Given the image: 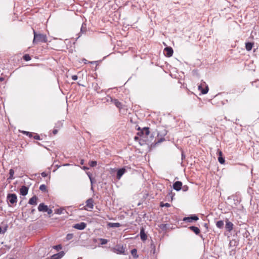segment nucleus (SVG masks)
I'll return each instance as SVG.
<instances>
[{
	"mask_svg": "<svg viewBox=\"0 0 259 259\" xmlns=\"http://www.w3.org/2000/svg\"><path fill=\"white\" fill-rule=\"evenodd\" d=\"M34 38L33 40V44H37L38 42H47L48 41L46 35L41 33H37L33 29Z\"/></svg>",
	"mask_w": 259,
	"mask_h": 259,
	"instance_id": "nucleus-1",
	"label": "nucleus"
},
{
	"mask_svg": "<svg viewBox=\"0 0 259 259\" xmlns=\"http://www.w3.org/2000/svg\"><path fill=\"white\" fill-rule=\"evenodd\" d=\"M137 130L139 131V132L137 133V135L140 137H146L148 136L150 133L149 128L148 127H145L142 129H141L140 127H138Z\"/></svg>",
	"mask_w": 259,
	"mask_h": 259,
	"instance_id": "nucleus-2",
	"label": "nucleus"
},
{
	"mask_svg": "<svg viewBox=\"0 0 259 259\" xmlns=\"http://www.w3.org/2000/svg\"><path fill=\"white\" fill-rule=\"evenodd\" d=\"M198 89L202 94H206L208 91V87L205 82L202 81L198 85Z\"/></svg>",
	"mask_w": 259,
	"mask_h": 259,
	"instance_id": "nucleus-3",
	"label": "nucleus"
},
{
	"mask_svg": "<svg viewBox=\"0 0 259 259\" xmlns=\"http://www.w3.org/2000/svg\"><path fill=\"white\" fill-rule=\"evenodd\" d=\"M112 250L114 252L116 253L117 254H125V248L123 245H117L113 248Z\"/></svg>",
	"mask_w": 259,
	"mask_h": 259,
	"instance_id": "nucleus-4",
	"label": "nucleus"
},
{
	"mask_svg": "<svg viewBox=\"0 0 259 259\" xmlns=\"http://www.w3.org/2000/svg\"><path fill=\"white\" fill-rule=\"evenodd\" d=\"M167 134V132L166 131L164 130L163 131H162L161 134H160L159 133H158L157 134V136L159 137V136H163V137H161L160 138H158L157 139V140H155V143H154V145H157L160 143H161L162 142L165 141V138H164V136L165 135H166Z\"/></svg>",
	"mask_w": 259,
	"mask_h": 259,
	"instance_id": "nucleus-5",
	"label": "nucleus"
},
{
	"mask_svg": "<svg viewBox=\"0 0 259 259\" xmlns=\"http://www.w3.org/2000/svg\"><path fill=\"white\" fill-rule=\"evenodd\" d=\"M86 205L84 206V209L87 210H91L94 208V200L92 198H89L85 201Z\"/></svg>",
	"mask_w": 259,
	"mask_h": 259,
	"instance_id": "nucleus-6",
	"label": "nucleus"
},
{
	"mask_svg": "<svg viewBox=\"0 0 259 259\" xmlns=\"http://www.w3.org/2000/svg\"><path fill=\"white\" fill-rule=\"evenodd\" d=\"M198 220V217L196 214H193L189 217L184 218L183 221L185 222L192 223L193 221H197Z\"/></svg>",
	"mask_w": 259,
	"mask_h": 259,
	"instance_id": "nucleus-7",
	"label": "nucleus"
},
{
	"mask_svg": "<svg viewBox=\"0 0 259 259\" xmlns=\"http://www.w3.org/2000/svg\"><path fill=\"white\" fill-rule=\"evenodd\" d=\"M7 200L12 204L17 202V197L15 194H9L7 195Z\"/></svg>",
	"mask_w": 259,
	"mask_h": 259,
	"instance_id": "nucleus-8",
	"label": "nucleus"
},
{
	"mask_svg": "<svg viewBox=\"0 0 259 259\" xmlns=\"http://www.w3.org/2000/svg\"><path fill=\"white\" fill-rule=\"evenodd\" d=\"M86 227L87 224L84 222L76 224L73 226L74 228L79 230H82L84 229Z\"/></svg>",
	"mask_w": 259,
	"mask_h": 259,
	"instance_id": "nucleus-9",
	"label": "nucleus"
},
{
	"mask_svg": "<svg viewBox=\"0 0 259 259\" xmlns=\"http://www.w3.org/2000/svg\"><path fill=\"white\" fill-rule=\"evenodd\" d=\"M189 229L191 231H193L196 235H199L201 238L204 239L202 235L201 234H200V229L197 227H195V226H190L189 227Z\"/></svg>",
	"mask_w": 259,
	"mask_h": 259,
	"instance_id": "nucleus-10",
	"label": "nucleus"
},
{
	"mask_svg": "<svg viewBox=\"0 0 259 259\" xmlns=\"http://www.w3.org/2000/svg\"><path fill=\"white\" fill-rule=\"evenodd\" d=\"M174 51L173 49L171 47H166L164 49V53L165 55L167 57H170L172 56Z\"/></svg>",
	"mask_w": 259,
	"mask_h": 259,
	"instance_id": "nucleus-11",
	"label": "nucleus"
},
{
	"mask_svg": "<svg viewBox=\"0 0 259 259\" xmlns=\"http://www.w3.org/2000/svg\"><path fill=\"white\" fill-rule=\"evenodd\" d=\"M126 172V170L124 167H122L121 168L118 169L117 171L116 178L118 180H120L121 177L123 176V175Z\"/></svg>",
	"mask_w": 259,
	"mask_h": 259,
	"instance_id": "nucleus-12",
	"label": "nucleus"
},
{
	"mask_svg": "<svg viewBox=\"0 0 259 259\" xmlns=\"http://www.w3.org/2000/svg\"><path fill=\"white\" fill-rule=\"evenodd\" d=\"M182 183L181 181H177L173 184L172 187L175 190L179 191L182 188Z\"/></svg>",
	"mask_w": 259,
	"mask_h": 259,
	"instance_id": "nucleus-13",
	"label": "nucleus"
},
{
	"mask_svg": "<svg viewBox=\"0 0 259 259\" xmlns=\"http://www.w3.org/2000/svg\"><path fill=\"white\" fill-rule=\"evenodd\" d=\"M233 224L230 222L228 219H226V225H225V228L226 230L228 232H230L232 231L233 229Z\"/></svg>",
	"mask_w": 259,
	"mask_h": 259,
	"instance_id": "nucleus-14",
	"label": "nucleus"
},
{
	"mask_svg": "<svg viewBox=\"0 0 259 259\" xmlns=\"http://www.w3.org/2000/svg\"><path fill=\"white\" fill-rule=\"evenodd\" d=\"M110 101L112 102L117 108L121 109L122 108V104L117 99H113L111 97H109Z\"/></svg>",
	"mask_w": 259,
	"mask_h": 259,
	"instance_id": "nucleus-15",
	"label": "nucleus"
},
{
	"mask_svg": "<svg viewBox=\"0 0 259 259\" xmlns=\"http://www.w3.org/2000/svg\"><path fill=\"white\" fill-rule=\"evenodd\" d=\"M64 252L62 251L52 255L50 259H60L64 255Z\"/></svg>",
	"mask_w": 259,
	"mask_h": 259,
	"instance_id": "nucleus-16",
	"label": "nucleus"
},
{
	"mask_svg": "<svg viewBox=\"0 0 259 259\" xmlns=\"http://www.w3.org/2000/svg\"><path fill=\"white\" fill-rule=\"evenodd\" d=\"M140 237L142 241H145L147 239V236L145 232V230L143 227L140 229Z\"/></svg>",
	"mask_w": 259,
	"mask_h": 259,
	"instance_id": "nucleus-17",
	"label": "nucleus"
},
{
	"mask_svg": "<svg viewBox=\"0 0 259 259\" xmlns=\"http://www.w3.org/2000/svg\"><path fill=\"white\" fill-rule=\"evenodd\" d=\"M20 194L23 196H25L27 194L28 192V188L25 186H22L20 189Z\"/></svg>",
	"mask_w": 259,
	"mask_h": 259,
	"instance_id": "nucleus-18",
	"label": "nucleus"
},
{
	"mask_svg": "<svg viewBox=\"0 0 259 259\" xmlns=\"http://www.w3.org/2000/svg\"><path fill=\"white\" fill-rule=\"evenodd\" d=\"M37 197L36 195H34L29 199L28 203L31 205H36L37 204Z\"/></svg>",
	"mask_w": 259,
	"mask_h": 259,
	"instance_id": "nucleus-19",
	"label": "nucleus"
},
{
	"mask_svg": "<svg viewBox=\"0 0 259 259\" xmlns=\"http://www.w3.org/2000/svg\"><path fill=\"white\" fill-rule=\"evenodd\" d=\"M48 207L47 205H46L44 203H42L39 204V205H38V210L39 211L45 212V211H46Z\"/></svg>",
	"mask_w": 259,
	"mask_h": 259,
	"instance_id": "nucleus-20",
	"label": "nucleus"
},
{
	"mask_svg": "<svg viewBox=\"0 0 259 259\" xmlns=\"http://www.w3.org/2000/svg\"><path fill=\"white\" fill-rule=\"evenodd\" d=\"M175 195V193L172 192V190H171L166 196V198L168 201L170 200L171 201L173 200Z\"/></svg>",
	"mask_w": 259,
	"mask_h": 259,
	"instance_id": "nucleus-21",
	"label": "nucleus"
},
{
	"mask_svg": "<svg viewBox=\"0 0 259 259\" xmlns=\"http://www.w3.org/2000/svg\"><path fill=\"white\" fill-rule=\"evenodd\" d=\"M218 152L219 153V157H218V161L221 164H223L225 163V158L222 156V152L221 151L219 150Z\"/></svg>",
	"mask_w": 259,
	"mask_h": 259,
	"instance_id": "nucleus-22",
	"label": "nucleus"
},
{
	"mask_svg": "<svg viewBox=\"0 0 259 259\" xmlns=\"http://www.w3.org/2000/svg\"><path fill=\"white\" fill-rule=\"evenodd\" d=\"M254 44L251 42H247L245 43V48L247 51H249L251 50Z\"/></svg>",
	"mask_w": 259,
	"mask_h": 259,
	"instance_id": "nucleus-23",
	"label": "nucleus"
},
{
	"mask_svg": "<svg viewBox=\"0 0 259 259\" xmlns=\"http://www.w3.org/2000/svg\"><path fill=\"white\" fill-rule=\"evenodd\" d=\"M107 225L111 228H117L121 226V224L119 223H109Z\"/></svg>",
	"mask_w": 259,
	"mask_h": 259,
	"instance_id": "nucleus-24",
	"label": "nucleus"
},
{
	"mask_svg": "<svg viewBox=\"0 0 259 259\" xmlns=\"http://www.w3.org/2000/svg\"><path fill=\"white\" fill-rule=\"evenodd\" d=\"M92 86H93L94 90L96 92H97L98 93H100V87L97 83H93Z\"/></svg>",
	"mask_w": 259,
	"mask_h": 259,
	"instance_id": "nucleus-25",
	"label": "nucleus"
},
{
	"mask_svg": "<svg viewBox=\"0 0 259 259\" xmlns=\"http://www.w3.org/2000/svg\"><path fill=\"white\" fill-rule=\"evenodd\" d=\"M224 223L222 220L218 221L216 223V226L219 229H222L224 227Z\"/></svg>",
	"mask_w": 259,
	"mask_h": 259,
	"instance_id": "nucleus-26",
	"label": "nucleus"
},
{
	"mask_svg": "<svg viewBox=\"0 0 259 259\" xmlns=\"http://www.w3.org/2000/svg\"><path fill=\"white\" fill-rule=\"evenodd\" d=\"M14 171L13 169H10L9 170V177L8 178V180H13L14 179Z\"/></svg>",
	"mask_w": 259,
	"mask_h": 259,
	"instance_id": "nucleus-27",
	"label": "nucleus"
},
{
	"mask_svg": "<svg viewBox=\"0 0 259 259\" xmlns=\"http://www.w3.org/2000/svg\"><path fill=\"white\" fill-rule=\"evenodd\" d=\"M131 253L135 258H138L139 255L137 254V250L136 248H134L132 250Z\"/></svg>",
	"mask_w": 259,
	"mask_h": 259,
	"instance_id": "nucleus-28",
	"label": "nucleus"
},
{
	"mask_svg": "<svg viewBox=\"0 0 259 259\" xmlns=\"http://www.w3.org/2000/svg\"><path fill=\"white\" fill-rule=\"evenodd\" d=\"M159 227L162 230L166 231L168 229V225L167 224H161Z\"/></svg>",
	"mask_w": 259,
	"mask_h": 259,
	"instance_id": "nucleus-29",
	"label": "nucleus"
},
{
	"mask_svg": "<svg viewBox=\"0 0 259 259\" xmlns=\"http://www.w3.org/2000/svg\"><path fill=\"white\" fill-rule=\"evenodd\" d=\"M8 225H6L5 226V227L4 228V229H3L1 227H0V234H4L5 233V232L7 231V229H8Z\"/></svg>",
	"mask_w": 259,
	"mask_h": 259,
	"instance_id": "nucleus-30",
	"label": "nucleus"
},
{
	"mask_svg": "<svg viewBox=\"0 0 259 259\" xmlns=\"http://www.w3.org/2000/svg\"><path fill=\"white\" fill-rule=\"evenodd\" d=\"M39 189L41 191L45 192L47 190V187L45 184H42L39 186Z\"/></svg>",
	"mask_w": 259,
	"mask_h": 259,
	"instance_id": "nucleus-31",
	"label": "nucleus"
},
{
	"mask_svg": "<svg viewBox=\"0 0 259 259\" xmlns=\"http://www.w3.org/2000/svg\"><path fill=\"white\" fill-rule=\"evenodd\" d=\"M23 59L26 61H28L31 60V57L28 54H25L23 57Z\"/></svg>",
	"mask_w": 259,
	"mask_h": 259,
	"instance_id": "nucleus-32",
	"label": "nucleus"
},
{
	"mask_svg": "<svg viewBox=\"0 0 259 259\" xmlns=\"http://www.w3.org/2000/svg\"><path fill=\"white\" fill-rule=\"evenodd\" d=\"M99 240L100 241L101 244L102 245L106 244L108 242V240L106 239L100 238Z\"/></svg>",
	"mask_w": 259,
	"mask_h": 259,
	"instance_id": "nucleus-33",
	"label": "nucleus"
},
{
	"mask_svg": "<svg viewBox=\"0 0 259 259\" xmlns=\"http://www.w3.org/2000/svg\"><path fill=\"white\" fill-rule=\"evenodd\" d=\"M22 133L28 136L30 138H31L32 137V135H33L32 133H31L29 132H27V131H23Z\"/></svg>",
	"mask_w": 259,
	"mask_h": 259,
	"instance_id": "nucleus-34",
	"label": "nucleus"
},
{
	"mask_svg": "<svg viewBox=\"0 0 259 259\" xmlns=\"http://www.w3.org/2000/svg\"><path fill=\"white\" fill-rule=\"evenodd\" d=\"M160 207H169L170 206V204L168 203H164L163 202H161L160 204Z\"/></svg>",
	"mask_w": 259,
	"mask_h": 259,
	"instance_id": "nucleus-35",
	"label": "nucleus"
},
{
	"mask_svg": "<svg viewBox=\"0 0 259 259\" xmlns=\"http://www.w3.org/2000/svg\"><path fill=\"white\" fill-rule=\"evenodd\" d=\"M73 237V234L71 233H69L66 235V239L67 240H70L72 239Z\"/></svg>",
	"mask_w": 259,
	"mask_h": 259,
	"instance_id": "nucleus-36",
	"label": "nucleus"
},
{
	"mask_svg": "<svg viewBox=\"0 0 259 259\" xmlns=\"http://www.w3.org/2000/svg\"><path fill=\"white\" fill-rule=\"evenodd\" d=\"M97 164V161H90V162H89V164H90V166H91V167H94V166H96Z\"/></svg>",
	"mask_w": 259,
	"mask_h": 259,
	"instance_id": "nucleus-37",
	"label": "nucleus"
},
{
	"mask_svg": "<svg viewBox=\"0 0 259 259\" xmlns=\"http://www.w3.org/2000/svg\"><path fill=\"white\" fill-rule=\"evenodd\" d=\"M63 211H64V209H63V208L57 209L56 210V213L57 214H61L63 213Z\"/></svg>",
	"mask_w": 259,
	"mask_h": 259,
	"instance_id": "nucleus-38",
	"label": "nucleus"
},
{
	"mask_svg": "<svg viewBox=\"0 0 259 259\" xmlns=\"http://www.w3.org/2000/svg\"><path fill=\"white\" fill-rule=\"evenodd\" d=\"M53 248L54 249H56L57 250H59L60 249H61L62 248V246H61V245H57L54 246L53 247Z\"/></svg>",
	"mask_w": 259,
	"mask_h": 259,
	"instance_id": "nucleus-39",
	"label": "nucleus"
},
{
	"mask_svg": "<svg viewBox=\"0 0 259 259\" xmlns=\"http://www.w3.org/2000/svg\"><path fill=\"white\" fill-rule=\"evenodd\" d=\"M45 212H47L48 214H51L53 212V211L51 209H50L49 207H48L46 211Z\"/></svg>",
	"mask_w": 259,
	"mask_h": 259,
	"instance_id": "nucleus-40",
	"label": "nucleus"
},
{
	"mask_svg": "<svg viewBox=\"0 0 259 259\" xmlns=\"http://www.w3.org/2000/svg\"><path fill=\"white\" fill-rule=\"evenodd\" d=\"M33 138L35 140H40V137L37 134H35L34 136L33 137Z\"/></svg>",
	"mask_w": 259,
	"mask_h": 259,
	"instance_id": "nucleus-41",
	"label": "nucleus"
},
{
	"mask_svg": "<svg viewBox=\"0 0 259 259\" xmlns=\"http://www.w3.org/2000/svg\"><path fill=\"white\" fill-rule=\"evenodd\" d=\"M182 188L183 189V190L184 191H188L189 188L187 185H185Z\"/></svg>",
	"mask_w": 259,
	"mask_h": 259,
	"instance_id": "nucleus-42",
	"label": "nucleus"
},
{
	"mask_svg": "<svg viewBox=\"0 0 259 259\" xmlns=\"http://www.w3.org/2000/svg\"><path fill=\"white\" fill-rule=\"evenodd\" d=\"M86 31V28H84L83 27V25H82L81 27V29H80V31L82 33L83 32H85Z\"/></svg>",
	"mask_w": 259,
	"mask_h": 259,
	"instance_id": "nucleus-43",
	"label": "nucleus"
},
{
	"mask_svg": "<svg viewBox=\"0 0 259 259\" xmlns=\"http://www.w3.org/2000/svg\"><path fill=\"white\" fill-rule=\"evenodd\" d=\"M71 78L73 80H76L78 78V77L76 75H73L71 76Z\"/></svg>",
	"mask_w": 259,
	"mask_h": 259,
	"instance_id": "nucleus-44",
	"label": "nucleus"
},
{
	"mask_svg": "<svg viewBox=\"0 0 259 259\" xmlns=\"http://www.w3.org/2000/svg\"><path fill=\"white\" fill-rule=\"evenodd\" d=\"M41 175L42 177L45 178L46 177L48 176V174L46 172H42L41 174Z\"/></svg>",
	"mask_w": 259,
	"mask_h": 259,
	"instance_id": "nucleus-45",
	"label": "nucleus"
},
{
	"mask_svg": "<svg viewBox=\"0 0 259 259\" xmlns=\"http://www.w3.org/2000/svg\"><path fill=\"white\" fill-rule=\"evenodd\" d=\"M248 234H249V233L248 232V231H246L244 233H243V236L247 237Z\"/></svg>",
	"mask_w": 259,
	"mask_h": 259,
	"instance_id": "nucleus-46",
	"label": "nucleus"
},
{
	"mask_svg": "<svg viewBox=\"0 0 259 259\" xmlns=\"http://www.w3.org/2000/svg\"><path fill=\"white\" fill-rule=\"evenodd\" d=\"M185 158V155L184 154V152H182V160H184Z\"/></svg>",
	"mask_w": 259,
	"mask_h": 259,
	"instance_id": "nucleus-47",
	"label": "nucleus"
},
{
	"mask_svg": "<svg viewBox=\"0 0 259 259\" xmlns=\"http://www.w3.org/2000/svg\"><path fill=\"white\" fill-rule=\"evenodd\" d=\"M57 132H58L57 130H55V129H54V130L53 131V134H54V135L56 134L57 133Z\"/></svg>",
	"mask_w": 259,
	"mask_h": 259,
	"instance_id": "nucleus-48",
	"label": "nucleus"
},
{
	"mask_svg": "<svg viewBox=\"0 0 259 259\" xmlns=\"http://www.w3.org/2000/svg\"><path fill=\"white\" fill-rule=\"evenodd\" d=\"M134 140H135V141H137V140H139V137H138V136H135V137H134Z\"/></svg>",
	"mask_w": 259,
	"mask_h": 259,
	"instance_id": "nucleus-49",
	"label": "nucleus"
},
{
	"mask_svg": "<svg viewBox=\"0 0 259 259\" xmlns=\"http://www.w3.org/2000/svg\"><path fill=\"white\" fill-rule=\"evenodd\" d=\"M83 162H84L83 160H81V162H80V164H83Z\"/></svg>",
	"mask_w": 259,
	"mask_h": 259,
	"instance_id": "nucleus-50",
	"label": "nucleus"
},
{
	"mask_svg": "<svg viewBox=\"0 0 259 259\" xmlns=\"http://www.w3.org/2000/svg\"><path fill=\"white\" fill-rule=\"evenodd\" d=\"M89 177H90V181H91V183H92V182H93L92 178L90 176H89Z\"/></svg>",
	"mask_w": 259,
	"mask_h": 259,
	"instance_id": "nucleus-51",
	"label": "nucleus"
},
{
	"mask_svg": "<svg viewBox=\"0 0 259 259\" xmlns=\"http://www.w3.org/2000/svg\"><path fill=\"white\" fill-rule=\"evenodd\" d=\"M204 227H205L206 228H207V224L206 223H205L204 225Z\"/></svg>",
	"mask_w": 259,
	"mask_h": 259,
	"instance_id": "nucleus-52",
	"label": "nucleus"
},
{
	"mask_svg": "<svg viewBox=\"0 0 259 259\" xmlns=\"http://www.w3.org/2000/svg\"><path fill=\"white\" fill-rule=\"evenodd\" d=\"M35 211V209H33L32 210H31V212L32 213H33V212Z\"/></svg>",
	"mask_w": 259,
	"mask_h": 259,
	"instance_id": "nucleus-53",
	"label": "nucleus"
},
{
	"mask_svg": "<svg viewBox=\"0 0 259 259\" xmlns=\"http://www.w3.org/2000/svg\"><path fill=\"white\" fill-rule=\"evenodd\" d=\"M3 79V78H0V80H2Z\"/></svg>",
	"mask_w": 259,
	"mask_h": 259,
	"instance_id": "nucleus-54",
	"label": "nucleus"
}]
</instances>
